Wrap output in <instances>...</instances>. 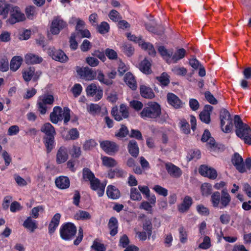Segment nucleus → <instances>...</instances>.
<instances>
[{"instance_id": "obj_1", "label": "nucleus", "mask_w": 251, "mask_h": 251, "mask_svg": "<svg viewBox=\"0 0 251 251\" xmlns=\"http://www.w3.org/2000/svg\"><path fill=\"white\" fill-rule=\"evenodd\" d=\"M140 115L144 120L157 121V119L160 118L158 123L161 124L165 123L168 118L167 114L161 115V106L155 101H150L146 103L140 112Z\"/></svg>"}, {"instance_id": "obj_2", "label": "nucleus", "mask_w": 251, "mask_h": 251, "mask_svg": "<svg viewBox=\"0 0 251 251\" xmlns=\"http://www.w3.org/2000/svg\"><path fill=\"white\" fill-rule=\"evenodd\" d=\"M231 201V196L226 189L213 192L211 196L210 201L214 208L224 209L227 207Z\"/></svg>"}, {"instance_id": "obj_3", "label": "nucleus", "mask_w": 251, "mask_h": 251, "mask_svg": "<svg viewBox=\"0 0 251 251\" xmlns=\"http://www.w3.org/2000/svg\"><path fill=\"white\" fill-rule=\"evenodd\" d=\"M70 112L71 111L68 107H64L62 109L61 107L56 106L50 114V120L53 124L63 120L64 124L67 125L70 120Z\"/></svg>"}, {"instance_id": "obj_4", "label": "nucleus", "mask_w": 251, "mask_h": 251, "mask_svg": "<svg viewBox=\"0 0 251 251\" xmlns=\"http://www.w3.org/2000/svg\"><path fill=\"white\" fill-rule=\"evenodd\" d=\"M220 126H249L244 123L239 115H235L233 118L230 112L226 108H222L220 111Z\"/></svg>"}, {"instance_id": "obj_5", "label": "nucleus", "mask_w": 251, "mask_h": 251, "mask_svg": "<svg viewBox=\"0 0 251 251\" xmlns=\"http://www.w3.org/2000/svg\"><path fill=\"white\" fill-rule=\"evenodd\" d=\"M41 131L45 134L43 142L47 153L51 152L54 146V136L56 132L54 126H42Z\"/></svg>"}, {"instance_id": "obj_6", "label": "nucleus", "mask_w": 251, "mask_h": 251, "mask_svg": "<svg viewBox=\"0 0 251 251\" xmlns=\"http://www.w3.org/2000/svg\"><path fill=\"white\" fill-rule=\"evenodd\" d=\"M76 231V226L71 222L63 223L59 229L60 237L65 241L72 240L75 236Z\"/></svg>"}, {"instance_id": "obj_7", "label": "nucleus", "mask_w": 251, "mask_h": 251, "mask_svg": "<svg viewBox=\"0 0 251 251\" xmlns=\"http://www.w3.org/2000/svg\"><path fill=\"white\" fill-rule=\"evenodd\" d=\"M54 97L51 94H44L38 98L36 107L42 115H44L47 111V105H51L54 102Z\"/></svg>"}, {"instance_id": "obj_8", "label": "nucleus", "mask_w": 251, "mask_h": 251, "mask_svg": "<svg viewBox=\"0 0 251 251\" xmlns=\"http://www.w3.org/2000/svg\"><path fill=\"white\" fill-rule=\"evenodd\" d=\"M67 23L61 16H55L51 23L50 31L53 35H58L62 30L67 28Z\"/></svg>"}, {"instance_id": "obj_9", "label": "nucleus", "mask_w": 251, "mask_h": 251, "mask_svg": "<svg viewBox=\"0 0 251 251\" xmlns=\"http://www.w3.org/2000/svg\"><path fill=\"white\" fill-rule=\"evenodd\" d=\"M9 14L10 16L7 19L6 23L10 25L23 22L25 19V14L21 12L20 8L17 6H13Z\"/></svg>"}, {"instance_id": "obj_10", "label": "nucleus", "mask_w": 251, "mask_h": 251, "mask_svg": "<svg viewBox=\"0 0 251 251\" xmlns=\"http://www.w3.org/2000/svg\"><path fill=\"white\" fill-rule=\"evenodd\" d=\"M111 114L114 119L117 121H120L124 119H126L129 117V112L127 106L124 104L120 105V109L117 106L112 108Z\"/></svg>"}, {"instance_id": "obj_11", "label": "nucleus", "mask_w": 251, "mask_h": 251, "mask_svg": "<svg viewBox=\"0 0 251 251\" xmlns=\"http://www.w3.org/2000/svg\"><path fill=\"white\" fill-rule=\"evenodd\" d=\"M235 133L245 143L251 145V129L250 126H236Z\"/></svg>"}, {"instance_id": "obj_12", "label": "nucleus", "mask_w": 251, "mask_h": 251, "mask_svg": "<svg viewBox=\"0 0 251 251\" xmlns=\"http://www.w3.org/2000/svg\"><path fill=\"white\" fill-rule=\"evenodd\" d=\"M116 71L115 70H113L111 72L106 73V75L108 77V78H107L105 77V76L102 71L98 70L97 71V79L100 82V83L105 84L107 86H110L113 84V81L112 79L116 77Z\"/></svg>"}, {"instance_id": "obj_13", "label": "nucleus", "mask_w": 251, "mask_h": 251, "mask_svg": "<svg viewBox=\"0 0 251 251\" xmlns=\"http://www.w3.org/2000/svg\"><path fill=\"white\" fill-rule=\"evenodd\" d=\"M76 71L77 75L80 76L81 78L85 79L86 80H93L97 76V72L94 71L92 69L88 67H77Z\"/></svg>"}, {"instance_id": "obj_14", "label": "nucleus", "mask_w": 251, "mask_h": 251, "mask_svg": "<svg viewBox=\"0 0 251 251\" xmlns=\"http://www.w3.org/2000/svg\"><path fill=\"white\" fill-rule=\"evenodd\" d=\"M86 93L88 96L94 97L95 101L100 100L103 96V91L101 89L99 88L94 83L89 85L86 89Z\"/></svg>"}, {"instance_id": "obj_15", "label": "nucleus", "mask_w": 251, "mask_h": 251, "mask_svg": "<svg viewBox=\"0 0 251 251\" xmlns=\"http://www.w3.org/2000/svg\"><path fill=\"white\" fill-rule=\"evenodd\" d=\"M49 54L53 60L61 63H65L69 59L65 53L60 49H50L49 50Z\"/></svg>"}, {"instance_id": "obj_16", "label": "nucleus", "mask_w": 251, "mask_h": 251, "mask_svg": "<svg viewBox=\"0 0 251 251\" xmlns=\"http://www.w3.org/2000/svg\"><path fill=\"white\" fill-rule=\"evenodd\" d=\"M100 147L109 155H113L119 150V146L116 143L108 140L100 142Z\"/></svg>"}, {"instance_id": "obj_17", "label": "nucleus", "mask_w": 251, "mask_h": 251, "mask_svg": "<svg viewBox=\"0 0 251 251\" xmlns=\"http://www.w3.org/2000/svg\"><path fill=\"white\" fill-rule=\"evenodd\" d=\"M199 172L202 176L208 177L211 179H215L217 177L216 170L205 165H202L200 167Z\"/></svg>"}, {"instance_id": "obj_18", "label": "nucleus", "mask_w": 251, "mask_h": 251, "mask_svg": "<svg viewBox=\"0 0 251 251\" xmlns=\"http://www.w3.org/2000/svg\"><path fill=\"white\" fill-rule=\"evenodd\" d=\"M231 162L239 172L243 173L246 172L243 159L238 152L234 153Z\"/></svg>"}, {"instance_id": "obj_19", "label": "nucleus", "mask_w": 251, "mask_h": 251, "mask_svg": "<svg viewBox=\"0 0 251 251\" xmlns=\"http://www.w3.org/2000/svg\"><path fill=\"white\" fill-rule=\"evenodd\" d=\"M90 183L91 189L97 191L99 197H101L103 195L106 183H100V180L97 177L91 180Z\"/></svg>"}, {"instance_id": "obj_20", "label": "nucleus", "mask_w": 251, "mask_h": 251, "mask_svg": "<svg viewBox=\"0 0 251 251\" xmlns=\"http://www.w3.org/2000/svg\"><path fill=\"white\" fill-rule=\"evenodd\" d=\"M213 109V106L209 104L204 105L203 110L199 114L200 120L204 124L208 125L211 121V113Z\"/></svg>"}, {"instance_id": "obj_21", "label": "nucleus", "mask_w": 251, "mask_h": 251, "mask_svg": "<svg viewBox=\"0 0 251 251\" xmlns=\"http://www.w3.org/2000/svg\"><path fill=\"white\" fill-rule=\"evenodd\" d=\"M165 168L170 176L173 177L178 178L182 175V173L181 169L172 163H166Z\"/></svg>"}, {"instance_id": "obj_22", "label": "nucleus", "mask_w": 251, "mask_h": 251, "mask_svg": "<svg viewBox=\"0 0 251 251\" xmlns=\"http://www.w3.org/2000/svg\"><path fill=\"white\" fill-rule=\"evenodd\" d=\"M55 184L56 187L59 189H67L70 186V181L68 176H60L55 178Z\"/></svg>"}, {"instance_id": "obj_23", "label": "nucleus", "mask_w": 251, "mask_h": 251, "mask_svg": "<svg viewBox=\"0 0 251 251\" xmlns=\"http://www.w3.org/2000/svg\"><path fill=\"white\" fill-rule=\"evenodd\" d=\"M167 99L168 103L175 108L178 109L182 107V102L181 100L174 93H168Z\"/></svg>"}, {"instance_id": "obj_24", "label": "nucleus", "mask_w": 251, "mask_h": 251, "mask_svg": "<svg viewBox=\"0 0 251 251\" xmlns=\"http://www.w3.org/2000/svg\"><path fill=\"white\" fill-rule=\"evenodd\" d=\"M140 93L141 96L147 99H152L155 97V94L152 89L145 85L140 86Z\"/></svg>"}, {"instance_id": "obj_25", "label": "nucleus", "mask_w": 251, "mask_h": 251, "mask_svg": "<svg viewBox=\"0 0 251 251\" xmlns=\"http://www.w3.org/2000/svg\"><path fill=\"white\" fill-rule=\"evenodd\" d=\"M68 158L67 151L64 147H61L57 151L56 153V161L57 164H60L64 163Z\"/></svg>"}, {"instance_id": "obj_26", "label": "nucleus", "mask_w": 251, "mask_h": 251, "mask_svg": "<svg viewBox=\"0 0 251 251\" xmlns=\"http://www.w3.org/2000/svg\"><path fill=\"white\" fill-rule=\"evenodd\" d=\"M108 228L109 229V234L111 236H114L118 233V222L117 218L112 217L108 223Z\"/></svg>"}, {"instance_id": "obj_27", "label": "nucleus", "mask_w": 251, "mask_h": 251, "mask_svg": "<svg viewBox=\"0 0 251 251\" xmlns=\"http://www.w3.org/2000/svg\"><path fill=\"white\" fill-rule=\"evenodd\" d=\"M106 195L107 197L112 200L118 199L120 196V192L115 186L109 185L106 188Z\"/></svg>"}, {"instance_id": "obj_28", "label": "nucleus", "mask_w": 251, "mask_h": 251, "mask_svg": "<svg viewBox=\"0 0 251 251\" xmlns=\"http://www.w3.org/2000/svg\"><path fill=\"white\" fill-rule=\"evenodd\" d=\"M192 203V198L189 196H186L182 202L178 206V211L181 213L187 211L190 209Z\"/></svg>"}, {"instance_id": "obj_29", "label": "nucleus", "mask_w": 251, "mask_h": 251, "mask_svg": "<svg viewBox=\"0 0 251 251\" xmlns=\"http://www.w3.org/2000/svg\"><path fill=\"white\" fill-rule=\"evenodd\" d=\"M206 147L210 151H217L223 150L224 148V145L217 143L214 138H210L209 141L206 144Z\"/></svg>"}, {"instance_id": "obj_30", "label": "nucleus", "mask_w": 251, "mask_h": 251, "mask_svg": "<svg viewBox=\"0 0 251 251\" xmlns=\"http://www.w3.org/2000/svg\"><path fill=\"white\" fill-rule=\"evenodd\" d=\"M124 81L127 86L132 90L137 89V82L134 76L130 73L126 74L124 76Z\"/></svg>"}, {"instance_id": "obj_31", "label": "nucleus", "mask_w": 251, "mask_h": 251, "mask_svg": "<svg viewBox=\"0 0 251 251\" xmlns=\"http://www.w3.org/2000/svg\"><path fill=\"white\" fill-rule=\"evenodd\" d=\"M127 149L129 153L132 156L136 158L138 156L139 149L138 144L135 140H131L129 141L127 145Z\"/></svg>"}, {"instance_id": "obj_32", "label": "nucleus", "mask_w": 251, "mask_h": 251, "mask_svg": "<svg viewBox=\"0 0 251 251\" xmlns=\"http://www.w3.org/2000/svg\"><path fill=\"white\" fill-rule=\"evenodd\" d=\"M25 58V62L27 64H39L43 61L41 57L31 53L26 54Z\"/></svg>"}, {"instance_id": "obj_33", "label": "nucleus", "mask_w": 251, "mask_h": 251, "mask_svg": "<svg viewBox=\"0 0 251 251\" xmlns=\"http://www.w3.org/2000/svg\"><path fill=\"white\" fill-rule=\"evenodd\" d=\"M126 173L123 169L116 168L115 169H110L108 171L107 176L108 178L112 179L116 177L117 178H123L125 176Z\"/></svg>"}, {"instance_id": "obj_34", "label": "nucleus", "mask_w": 251, "mask_h": 251, "mask_svg": "<svg viewBox=\"0 0 251 251\" xmlns=\"http://www.w3.org/2000/svg\"><path fill=\"white\" fill-rule=\"evenodd\" d=\"M23 58L20 56H14L10 63V69L13 72L16 71L21 66Z\"/></svg>"}, {"instance_id": "obj_35", "label": "nucleus", "mask_w": 251, "mask_h": 251, "mask_svg": "<svg viewBox=\"0 0 251 251\" xmlns=\"http://www.w3.org/2000/svg\"><path fill=\"white\" fill-rule=\"evenodd\" d=\"M155 78L162 87L168 86L170 82V76L166 72L162 73L160 76H156Z\"/></svg>"}, {"instance_id": "obj_36", "label": "nucleus", "mask_w": 251, "mask_h": 251, "mask_svg": "<svg viewBox=\"0 0 251 251\" xmlns=\"http://www.w3.org/2000/svg\"><path fill=\"white\" fill-rule=\"evenodd\" d=\"M186 53V50L183 48L177 49L174 54H172V59L174 63H176L178 60L183 58Z\"/></svg>"}, {"instance_id": "obj_37", "label": "nucleus", "mask_w": 251, "mask_h": 251, "mask_svg": "<svg viewBox=\"0 0 251 251\" xmlns=\"http://www.w3.org/2000/svg\"><path fill=\"white\" fill-rule=\"evenodd\" d=\"M151 64L146 59H144L139 64V69L141 72L145 74H151Z\"/></svg>"}, {"instance_id": "obj_38", "label": "nucleus", "mask_w": 251, "mask_h": 251, "mask_svg": "<svg viewBox=\"0 0 251 251\" xmlns=\"http://www.w3.org/2000/svg\"><path fill=\"white\" fill-rule=\"evenodd\" d=\"M35 74V68L30 67L22 72V76L26 82L30 81Z\"/></svg>"}, {"instance_id": "obj_39", "label": "nucleus", "mask_w": 251, "mask_h": 251, "mask_svg": "<svg viewBox=\"0 0 251 251\" xmlns=\"http://www.w3.org/2000/svg\"><path fill=\"white\" fill-rule=\"evenodd\" d=\"M13 5L9 3H2L0 4V15L2 16L3 19H6L8 17V13L10 14V11L13 7Z\"/></svg>"}, {"instance_id": "obj_40", "label": "nucleus", "mask_w": 251, "mask_h": 251, "mask_svg": "<svg viewBox=\"0 0 251 251\" xmlns=\"http://www.w3.org/2000/svg\"><path fill=\"white\" fill-rule=\"evenodd\" d=\"M187 159L188 161L191 160H197L201 157V152L198 149L190 150L187 155Z\"/></svg>"}, {"instance_id": "obj_41", "label": "nucleus", "mask_w": 251, "mask_h": 251, "mask_svg": "<svg viewBox=\"0 0 251 251\" xmlns=\"http://www.w3.org/2000/svg\"><path fill=\"white\" fill-rule=\"evenodd\" d=\"M74 218L78 221H84L90 219L91 216L88 212L79 210L75 214Z\"/></svg>"}, {"instance_id": "obj_42", "label": "nucleus", "mask_w": 251, "mask_h": 251, "mask_svg": "<svg viewBox=\"0 0 251 251\" xmlns=\"http://www.w3.org/2000/svg\"><path fill=\"white\" fill-rule=\"evenodd\" d=\"M95 176L91 170L87 167H85L82 170V178L85 181L90 182L93 179L95 178Z\"/></svg>"}, {"instance_id": "obj_43", "label": "nucleus", "mask_w": 251, "mask_h": 251, "mask_svg": "<svg viewBox=\"0 0 251 251\" xmlns=\"http://www.w3.org/2000/svg\"><path fill=\"white\" fill-rule=\"evenodd\" d=\"M25 12L28 19L33 20L37 15L38 9L35 6L30 5L26 7Z\"/></svg>"}, {"instance_id": "obj_44", "label": "nucleus", "mask_w": 251, "mask_h": 251, "mask_svg": "<svg viewBox=\"0 0 251 251\" xmlns=\"http://www.w3.org/2000/svg\"><path fill=\"white\" fill-rule=\"evenodd\" d=\"M23 226L25 228L30 230L31 232L34 231V230L37 228L36 221L32 220L31 217H27L24 221Z\"/></svg>"}, {"instance_id": "obj_45", "label": "nucleus", "mask_w": 251, "mask_h": 251, "mask_svg": "<svg viewBox=\"0 0 251 251\" xmlns=\"http://www.w3.org/2000/svg\"><path fill=\"white\" fill-rule=\"evenodd\" d=\"M141 47L143 50H147L149 55L154 56L156 54V51L153 45L149 42H145L144 41L141 44Z\"/></svg>"}, {"instance_id": "obj_46", "label": "nucleus", "mask_w": 251, "mask_h": 251, "mask_svg": "<svg viewBox=\"0 0 251 251\" xmlns=\"http://www.w3.org/2000/svg\"><path fill=\"white\" fill-rule=\"evenodd\" d=\"M96 29L99 33L103 35L109 31L110 26L106 22H102L100 25H97Z\"/></svg>"}, {"instance_id": "obj_47", "label": "nucleus", "mask_w": 251, "mask_h": 251, "mask_svg": "<svg viewBox=\"0 0 251 251\" xmlns=\"http://www.w3.org/2000/svg\"><path fill=\"white\" fill-rule=\"evenodd\" d=\"M212 187L211 184L204 183L201 186V193L203 196L208 197L212 195Z\"/></svg>"}, {"instance_id": "obj_48", "label": "nucleus", "mask_w": 251, "mask_h": 251, "mask_svg": "<svg viewBox=\"0 0 251 251\" xmlns=\"http://www.w3.org/2000/svg\"><path fill=\"white\" fill-rule=\"evenodd\" d=\"M130 198L132 201H140L142 197L136 188L132 187L130 190Z\"/></svg>"}, {"instance_id": "obj_49", "label": "nucleus", "mask_w": 251, "mask_h": 251, "mask_svg": "<svg viewBox=\"0 0 251 251\" xmlns=\"http://www.w3.org/2000/svg\"><path fill=\"white\" fill-rule=\"evenodd\" d=\"M143 228L146 231L148 234V238L149 240L152 234V225L151 222L150 220H146L143 224Z\"/></svg>"}, {"instance_id": "obj_50", "label": "nucleus", "mask_w": 251, "mask_h": 251, "mask_svg": "<svg viewBox=\"0 0 251 251\" xmlns=\"http://www.w3.org/2000/svg\"><path fill=\"white\" fill-rule=\"evenodd\" d=\"M102 161L103 165L107 167L112 168L117 165L116 161L114 158L110 157L104 156L102 158Z\"/></svg>"}, {"instance_id": "obj_51", "label": "nucleus", "mask_w": 251, "mask_h": 251, "mask_svg": "<svg viewBox=\"0 0 251 251\" xmlns=\"http://www.w3.org/2000/svg\"><path fill=\"white\" fill-rule=\"evenodd\" d=\"M123 52L128 57L131 56L134 51V49L131 44L125 43L122 46Z\"/></svg>"}, {"instance_id": "obj_52", "label": "nucleus", "mask_w": 251, "mask_h": 251, "mask_svg": "<svg viewBox=\"0 0 251 251\" xmlns=\"http://www.w3.org/2000/svg\"><path fill=\"white\" fill-rule=\"evenodd\" d=\"M152 189L159 195L166 197L168 194V190L159 185H155Z\"/></svg>"}, {"instance_id": "obj_53", "label": "nucleus", "mask_w": 251, "mask_h": 251, "mask_svg": "<svg viewBox=\"0 0 251 251\" xmlns=\"http://www.w3.org/2000/svg\"><path fill=\"white\" fill-rule=\"evenodd\" d=\"M172 71L175 75L179 76H185L187 73V70L183 67L175 66L172 68Z\"/></svg>"}, {"instance_id": "obj_54", "label": "nucleus", "mask_w": 251, "mask_h": 251, "mask_svg": "<svg viewBox=\"0 0 251 251\" xmlns=\"http://www.w3.org/2000/svg\"><path fill=\"white\" fill-rule=\"evenodd\" d=\"M211 246V240L208 236H204L203 241L199 244V248L203 250H207Z\"/></svg>"}, {"instance_id": "obj_55", "label": "nucleus", "mask_w": 251, "mask_h": 251, "mask_svg": "<svg viewBox=\"0 0 251 251\" xmlns=\"http://www.w3.org/2000/svg\"><path fill=\"white\" fill-rule=\"evenodd\" d=\"M8 69L9 64L7 58L5 56L0 58V71L5 72L7 71Z\"/></svg>"}, {"instance_id": "obj_56", "label": "nucleus", "mask_w": 251, "mask_h": 251, "mask_svg": "<svg viewBox=\"0 0 251 251\" xmlns=\"http://www.w3.org/2000/svg\"><path fill=\"white\" fill-rule=\"evenodd\" d=\"M179 233V240L181 243H185L187 241L188 234L183 226H181L178 228Z\"/></svg>"}, {"instance_id": "obj_57", "label": "nucleus", "mask_w": 251, "mask_h": 251, "mask_svg": "<svg viewBox=\"0 0 251 251\" xmlns=\"http://www.w3.org/2000/svg\"><path fill=\"white\" fill-rule=\"evenodd\" d=\"M105 56L110 60H116L118 58V54L114 50L107 48L104 51Z\"/></svg>"}, {"instance_id": "obj_58", "label": "nucleus", "mask_w": 251, "mask_h": 251, "mask_svg": "<svg viewBox=\"0 0 251 251\" xmlns=\"http://www.w3.org/2000/svg\"><path fill=\"white\" fill-rule=\"evenodd\" d=\"M97 145V143L93 139L86 140L83 145V149L84 151H89L93 149Z\"/></svg>"}, {"instance_id": "obj_59", "label": "nucleus", "mask_w": 251, "mask_h": 251, "mask_svg": "<svg viewBox=\"0 0 251 251\" xmlns=\"http://www.w3.org/2000/svg\"><path fill=\"white\" fill-rule=\"evenodd\" d=\"M76 37V34L75 32L72 33L70 37V47L73 50H76L78 47V43L75 39Z\"/></svg>"}, {"instance_id": "obj_60", "label": "nucleus", "mask_w": 251, "mask_h": 251, "mask_svg": "<svg viewBox=\"0 0 251 251\" xmlns=\"http://www.w3.org/2000/svg\"><path fill=\"white\" fill-rule=\"evenodd\" d=\"M88 111L92 115H95L100 112L101 107L98 104L91 103L87 108Z\"/></svg>"}, {"instance_id": "obj_61", "label": "nucleus", "mask_w": 251, "mask_h": 251, "mask_svg": "<svg viewBox=\"0 0 251 251\" xmlns=\"http://www.w3.org/2000/svg\"><path fill=\"white\" fill-rule=\"evenodd\" d=\"M72 20L76 21V26L75 27V32H77L81 29L84 28L85 26V23L82 20L75 17H72Z\"/></svg>"}, {"instance_id": "obj_62", "label": "nucleus", "mask_w": 251, "mask_h": 251, "mask_svg": "<svg viewBox=\"0 0 251 251\" xmlns=\"http://www.w3.org/2000/svg\"><path fill=\"white\" fill-rule=\"evenodd\" d=\"M91 249L96 251H106L104 245L103 244L97 242L96 240L93 242V245L91 246Z\"/></svg>"}, {"instance_id": "obj_63", "label": "nucleus", "mask_w": 251, "mask_h": 251, "mask_svg": "<svg viewBox=\"0 0 251 251\" xmlns=\"http://www.w3.org/2000/svg\"><path fill=\"white\" fill-rule=\"evenodd\" d=\"M92 55L100 59L102 62H104L106 60L104 51L96 50L92 53Z\"/></svg>"}, {"instance_id": "obj_64", "label": "nucleus", "mask_w": 251, "mask_h": 251, "mask_svg": "<svg viewBox=\"0 0 251 251\" xmlns=\"http://www.w3.org/2000/svg\"><path fill=\"white\" fill-rule=\"evenodd\" d=\"M75 33L78 37L90 38L91 36L90 32L87 29H83Z\"/></svg>"}]
</instances>
